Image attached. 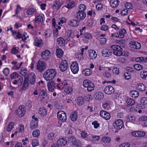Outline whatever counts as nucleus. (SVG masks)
I'll list each match as a JSON object with an SVG mask.
<instances>
[{"instance_id": "obj_26", "label": "nucleus", "mask_w": 147, "mask_h": 147, "mask_svg": "<svg viewBox=\"0 0 147 147\" xmlns=\"http://www.w3.org/2000/svg\"><path fill=\"white\" fill-rule=\"evenodd\" d=\"M129 94L132 97L136 98L139 95L138 92L136 90H132L129 92Z\"/></svg>"}, {"instance_id": "obj_56", "label": "nucleus", "mask_w": 147, "mask_h": 147, "mask_svg": "<svg viewBox=\"0 0 147 147\" xmlns=\"http://www.w3.org/2000/svg\"><path fill=\"white\" fill-rule=\"evenodd\" d=\"M19 76V74L16 72H13L11 75V79H15L16 77Z\"/></svg>"}, {"instance_id": "obj_51", "label": "nucleus", "mask_w": 147, "mask_h": 147, "mask_svg": "<svg viewBox=\"0 0 147 147\" xmlns=\"http://www.w3.org/2000/svg\"><path fill=\"white\" fill-rule=\"evenodd\" d=\"M74 1H71L70 3H68L67 6H65V7L69 9H71L74 7Z\"/></svg>"}, {"instance_id": "obj_32", "label": "nucleus", "mask_w": 147, "mask_h": 147, "mask_svg": "<svg viewBox=\"0 0 147 147\" xmlns=\"http://www.w3.org/2000/svg\"><path fill=\"white\" fill-rule=\"evenodd\" d=\"M82 72L85 76H87L91 75L92 73V71L91 69L87 68L84 70Z\"/></svg>"}, {"instance_id": "obj_21", "label": "nucleus", "mask_w": 147, "mask_h": 147, "mask_svg": "<svg viewBox=\"0 0 147 147\" xmlns=\"http://www.w3.org/2000/svg\"><path fill=\"white\" fill-rule=\"evenodd\" d=\"M97 56V53L94 50H90L89 51V57L90 59H94L96 58Z\"/></svg>"}, {"instance_id": "obj_62", "label": "nucleus", "mask_w": 147, "mask_h": 147, "mask_svg": "<svg viewBox=\"0 0 147 147\" xmlns=\"http://www.w3.org/2000/svg\"><path fill=\"white\" fill-rule=\"evenodd\" d=\"M128 11L127 9H124L121 12V14L123 16L126 15L128 14Z\"/></svg>"}, {"instance_id": "obj_6", "label": "nucleus", "mask_w": 147, "mask_h": 147, "mask_svg": "<svg viewBox=\"0 0 147 147\" xmlns=\"http://www.w3.org/2000/svg\"><path fill=\"white\" fill-rule=\"evenodd\" d=\"M46 67V65L45 62L39 61L37 64L36 68L40 72H42Z\"/></svg>"}, {"instance_id": "obj_1", "label": "nucleus", "mask_w": 147, "mask_h": 147, "mask_svg": "<svg viewBox=\"0 0 147 147\" xmlns=\"http://www.w3.org/2000/svg\"><path fill=\"white\" fill-rule=\"evenodd\" d=\"M36 82V76L34 73H31L24 78L23 86L19 91L21 92L23 90H25L29 85V83L32 85L34 84Z\"/></svg>"}, {"instance_id": "obj_52", "label": "nucleus", "mask_w": 147, "mask_h": 147, "mask_svg": "<svg viewBox=\"0 0 147 147\" xmlns=\"http://www.w3.org/2000/svg\"><path fill=\"white\" fill-rule=\"evenodd\" d=\"M35 20L36 22L37 21L40 22L43 21V18L42 16H38L35 19Z\"/></svg>"}, {"instance_id": "obj_44", "label": "nucleus", "mask_w": 147, "mask_h": 147, "mask_svg": "<svg viewBox=\"0 0 147 147\" xmlns=\"http://www.w3.org/2000/svg\"><path fill=\"white\" fill-rule=\"evenodd\" d=\"M36 10L33 8H30L27 10V12L28 15H31L34 13Z\"/></svg>"}, {"instance_id": "obj_43", "label": "nucleus", "mask_w": 147, "mask_h": 147, "mask_svg": "<svg viewBox=\"0 0 147 147\" xmlns=\"http://www.w3.org/2000/svg\"><path fill=\"white\" fill-rule=\"evenodd\" d=\"M124 76L125 79L128 80L131 78V74L128 72H126L124 73Z\"/></svg>"}, {"instance_id": "obj_19", "label": "nucleus", "mask_w": 147, "mask_h": 147, "mask_svg": "<svg viewBox=\"0 0 147 147\" xmlns=\"http://www.w3.org/2000/svg\"><path fill=\"white\" fill-rule=\"evenodd\" d=\"M93 97L96 99L101 100L104 98V94L101 92H96L94 95Z\"/></svg>"}, {"instance_id": "obj_13", "label": "nucleus", "mask_w": 147, "mask_h": 147, "mask_svg": "<svg viewBox=\"0 0 147 147\" xmlns=\"http://www.w3.org/2000/svg\"><path fill=\"white\" fill-rule=\"evenodd\" d=\"M100 115L106 120L109 119L111 117L110 114L106 111L102 110L100 112Z\"/></svg>"}, {"instance_id": "obj_2", "label": "nucleus", "mask_w": 147, "mask_h": 147, "mask_svg": "<svg viewBox=\"0 0 147 147\" xmlns=\"http://www.w3.org/2000/svg\"><path fill=\"white\" fill-rule=\"evenodd\" d=\"M57 72L55 69H48L44 72L43 76L47 81H50L55 77Z\"/></svg>"}, {"instance_id": "obj_16", "label": "nucleus", "mask_w": 147, "mask_h": 147, "mask_svg": "<svg viewBox=\"0 0 147 147\" xmlns=\"http://www.w3.org/2000/svg\"><path fill=\"white\" fill-rule=\"evenodd\" d=\"M26 110L24 107L20 106L17 110V115L20 117H23L25 113Z\"/></svg>"}, {"instance_id": "obj_34", "label": "nucleus", "mask_w": 147, "mask_h": 147, "mask_svg": "<svg viewBox=\"0 0 147 147\" xmlns=\"http://www.w3.org/2000/svg\"><path fill=\"white\" fill-rule=\"evenodd\" d=\"M126 103L127 106L129 107L133 105L135 103V101L133 99L129 98L127 100Z\"/></svg>"}, {"instance_id": "obj_3", "label": "nucleus", "mask_w": 147, "mask_h": 147, "mask_svg": "<svg viewBox=\"0 0 147 147\" xmlns=\"http://www.w3.org/2000/svg\"><path fill=\"white\" fill-rule=\"evenodd\" d=\"M114 55L117 56L123 55V49L119 46L117 45H113L111 47Z\"/></svg>"}, {"instance_id": "obj_53", "label": "nucleus", "mask_w": 147, "mask_h": 147, "mask_svg": "<svg viewBox=\"0 0 147 147\" xmlns=\"http://www.w3.org/2000/svg\"><path fill=\"white\" fill-rule=\"evenodd\" d=\"M9 72V70L8 68H6L3 69V72L4 74L6 76H8Z\"/></svg>"}, {"instance_id": "obj_15", "label": "nucleus", "mask_w": 147, "mask_h": 147, "mask_svg": "<svg viewBox=\"0 0 147 147\" xmlns=\"http://www.w3.org/2000/svg\"><path fill=\"white\" fill-rule=\"evenodd\" d=\"M104 91L106 94H111L114 93L115 90L113 87L108 86L105 88Z\"/></svg>"}, {"instance_id": "obj_54", "label": "nucleus", "mask_w": 147, "mask_h": 147, "mask_svg": "<svg viewBox=\"0 0 147 147\" xmlns=\"http://www.w3.org/2000/svg\"><path fill=\"white\" fill-rule=\"evenodd\" d=\"M45 36L47 37H50L51 34V31L50 29L47 30L45 32Z\"/></svg>"}, {"instance_id": "obj_28", "label": "nucleus", "mask_w": 147, "mask_h": 147, "mask_svg": "<svg viewBox=\"0 0 147 147\" xmlns=\"http://www.w3.org/2000/svg\"><path fill=\"white\" fill-rule=\"evenodd\" d=\"M79 22L76 20H73L69 22L68 24L71 26L75 27L77 26L79 24Z\"/></svg>"}, {"instance_id": "obj_30", "label": "nucleus", "mask_w": 147, "mask_h": 147, "mask_svg": "<svg viewBox=\"0 0 147 147\" xmlns=\"http://www.w3.org/2000/svg\"><path fill=\"white\" fill-rule=\"evenodd\" d=\"M57 42L58 44L60 46H64L65 42L64 39L61 37L58 38L57 40Z\"/></svg>"}, {"instance_id": "obj_25", "label": "nucleus", "mask_w": 147, "mask_h": 147, "mask_svg": "<svg viewBox=\"0 0 147 147\" xmlns=\"http://www.w3.org/2000/svg\"><path fill=\"white\" fill-rule=\"evenodd\" d=\"M67 141L66 139L64 138H62L58 140L57 143H58L59 146L60 145L61 146L62 145L65 146L67 144Z\"/></svg>"}, {"instance_id": "obj_64", "label": "nucleus", "mask_w": 147, "mask_h": 147, "mask_svg": "<svg viewBox=\"0 0 147 147\" xmlns=\"http://www.w3.org/2000/svg\"><path fill=\"white\" fill-rule=\"evenodd\" d=\"M140 121H144L147 120V117L145 116H141L139 118Z\"/></svg>"}, {"instance_id": "obj_50", "label": "nucleus", "mask_w": 147, "mask_h": 147, "mask_svg": "<svg viewBox=\"0 0 147 147\" xmlns=\"http://www.w3.org/2000/svg\"><path fill=\"white\" fill-rule=\"evenodd\" d=\"M102 141L105 142H109L111 140V138L109 137H104L102 138Z\"/></svg>"}, {"instance_id": "obj_22", "label": "nucleus", "mask_w": 147, "mask_h": 147, "mask_svg": "<svg viewBox=\"0 0 147 147\" xmlns=\"http://www.w3.org/2000/svg\"><path fill=\"white\" fill-rule=\"evenodd\" d=\"M119 0H111L110 4L111 7L112 8L117 7L119 5Z\"/></svg>"}, {"instance_id": "obj_55", "label": "nucleus", "mask_w": 147, "mask_h": 147, "mask_svg": "<svg viewBox=\"0 0 147 147\" xmlns=\"http://www.w3.org/2000/svg\"><path fill=\"white\" fill-rule=\"evenodd\" d=\"M84 98L87 101H89L91 100H92V97L90 95H86L84 96Z\"/></svg>"}, {"instance_id": "obj_5", "label": "nucleus", "mask_w": 147, "mask_h": 147, "mask_svg": "<svg viewBox=\"0 0 147 147\" xmlns=\"http://www.w3.org/2000/svg\"><path fill=\"white\" fill-rule=\"evenodd\" d=\"M83 84L84 87L87 88V90L88 92H91L94 89V84L89 80H87L84 81Z\"/></svg>"}, {"instance_id": "obj_23", "label": "nucleus", "mask_w": 147, "mask_h": 147, "mask_svg": "<svg viewBox=\"0 0 147 147\" xmlns=\"http://www.w3.org/2000/svg\"><path fill=\"white\" fill-rule=\"evenodd\" d=\"M38 113L42 117L45 116L47 114V111L44 107L40 108L38 110Z\"/></svg>"}, {"instance_id": "obj_49", "label": "nucleus", "mask_w": 147, "mask_h": 147, "mask_svg": "<svg viewBox=\"0 0 147 147\" xmlns=\"http://www.w3.org/2000/svg\"><path fill=\"white\" fill-rule=\"evenodd\" d=\"M39 142L38 140L34 139L32 141V144L33 147H35L37 146Z\"/></svg>"}, {"instance_id": "obj_57", "label": "nucleus", "mask_w": 147, "mask_h": 147, "mask_svg": "<svg viewBox=\"0 0 147 147\" xmlns=\"http://www.w3.org/2000/svg\"><path fill=\"white\" fill-rule=\"evenodd\" d=\"M84 36L85 38L88 39H90L92 37L91 34L88 33H85L84 34Z\"/></svg>"}, {"instance_id": "obj_27", "label": "nucleus", "mask_w": 147, "mask_h": 147, "mask_svg": "<svg viewBox=\"0 0 147 147\" xmlns=\"http://www.w3.org/2000/svg\"><path fill=\"white\" fill-rule=\"evenodd\" d=\"M38 126V122H35L34 120H32L30 122V127L31 129H32L36 128Z\"/></svg>"}, {"instance_id": "obj_45", "label": "nucleus", "mask_w": 147, "mask_h": 147, "mask_svg": "<svg viewBox=\"0 0 147 147\" xmlns=\"http://www.w3.org/2000/svg\"><path fill=\"white\" fill-rule=\"evenodd\" d=\"M54 3H55L53 4V8H54V7H57L56 8V9L57 10H58L61 7V5H59V2H57V1H55L54 2Z\"/></svg>"}, {"instance_id": "obj_31", "label": "nucleus", "mask_w": 147, "mask_h": 147, "mask_svg": "<svg viewBox=\"0 0 147 147\" xmlns=\"http://www.w3.org/2000/svg\"><path fill=\"white\" fill-rule=\"evenodd\" d=\"M56 53L57 57L60 58L62 57L63 52L61 49H58L56 50Z\"/></svg>"}, {"instance_id": "obj_48", "label": "nucleus", "mask_w": 147, "mask_h": 147, "mask_svg": "<svg viewBox=\"0 0 147 147\" xmlns=\"http://www.w3.org/2000/svg\"><path fill=\"white\" fill-rule=\"evenodd\" d=\"M32 134L34 137H37L40 135V132L38 130L36 129L35 131H33Z\"/></svg>"}, {"instance_id": "obj_60", "label": "nucleus", "mask_w": 147, "mask_h": 147, "mask_svg": "<svg viewBox=\"0 0 147 147\" xmlns=\"http://www.w3.org/2000/svg\"><path fill=\"white\" fill-rule=\"evenodd\" d=\"M138 137H143L146 135V133L143 131H138Z\"/></svg>"}, {"instance_id": "obj_29", "label": "nucleus", "mask_w": 147, "mask_h": 147, "mask_svg": "<svg viewBox=\"0 0 147 147\" xmlns=\"http://www.w3.org/2000/svg\"><path fill=\"white\" fill-rule=\"evenodd\" d=\"M70 117L72 121H76L78 118V114L77 112L76 111H73L71 113L70 116Z\"/></svg>"}, {"instance_id": "obj_37", "label": "nucleus", "mask_w": 147, "mask_h": 147, "mask_svg": "<svg viewBox=\"0 0 147 147\" xmlns=\"http://www.w3.org/2000/svg\"><path fill=\"white\" fill-rule=\"evenodd\" d=\"M141 77L144 79H147V71L143 70L141 72Z\"/></svg>"}, {"instance_id": "obj_41", "label": "nucleus", "mask_w": 147, "mask_h": 147, "mask_svg": "<svg viewBox=\"0 0 147 147\" xmlns=\"http://www.w3.org/2000/svg\"><path fill=\"white\" fill-rule=\"evenodd\" d=\"M140 101L142 104L146 105L147 104V98L145 97H142L141 98Z\"/></svg>"}, {"instance_id": "obj_14", "label": "nucleus", "mask_w": 147, "mask_h": 147, "mask_svg": "<svg viewBox=\"0 0 147 147\" xmlns=\"http://www.w3.org/2000/svg\"><path fill=\"white\" fill-rule=\"evenodd\" d=\"M34 45L35 46L40 47L42 46L43 44V42L42 39L40 38L35 37L34 39Z\"/></svg>"}, {"instance_id": "obj_42", "label": "nucleus", "mask_w": 147, "mask_h": 147, "mask_svg": "<svg viewBox=\"0 0 147 147\" xmlns=\"http://www.w3.org/2000/svg\"><path fill=\"white\" fill-rule=\"evenodd\" d=\"M56 135L53 133H50L48 135V138L50 140H53L56 138Z\"/></svg>"}, {"instance_id": "obj_63", "label": "nucleus", "mask_w": 147, "mask_h": 147, "mask_svg": "<svg viewBox=\"0 0 147 147\" xmlns=\"http://www.w3.org/2000/svg\"><path fill=\"white\" fill-rule=\"evenodd\" d=\"M100 29L102 30L106 31L108 30V27L107 25H103L101 26Z\"/></svg>"}, {"instance_id": "obj_8", "label": "nucleus", "mask_w": 147, "mask_h": 147, "mask_svg": "<svg viewBox=\"0 0 147 147\" xmlns=\"http://www.w3.org/2000/svg\"><path fill=\"white\" fill-rule=\"evenodd\" d=\"M58 118L61 121L65 122L67 120V117L65 113L63 111H59L57 113Z\"/></svg>"}, {"instance_id": "obj_40", "label": "nucleus", "mask_w": 147, "mask_h": 147, "mask_svg": "<svg viewBox=\"0 0 147 147\" xmlns=\"http://www.w3.org/2000/svg\"><path fill=\"white\" fill-rule=\"evenodd\" d=\"M134 68L136 70L139 71L143 69V66L140 64H136L134 65Z\"/></svg>"}, {"instance_id": "obj_10", "label": "nucleus", "mask_w": 147, "mask_h": 147, "mask_svg": "<svg viewBox=\"0 0 147 147\" xmlns=\"http://www.w3.org/2000/svg\"><path fill=\"white\" fill-rule=\"evenodd\" d=\"M67 62L66 60H64L61 62V63L59 65V68L61 71L64 72L67 70Z\"/></svg>"}, {"instance_id": "obj_20", "label": "nucleus", "mask_w": 147, "mask_h": 147, "mask_svg": "<svg viewBox=\"0 0 147 147\" xmlns=\"http://www.w3.org/2000/svg\"><path fill=\"white\" fill-rule=\"evenodd\" d=\"M101 52L102 56L105 57H109L112 54L111 51L107 49H103Z\"/></svg>"}, {"instance_id": "obj_39", "label": "nucleus", "mask_w": 147, "mask_h": 147, "mask_svg": "<svg viewBox=\"0 0 147 147\" xmlns=\"http://www.w3.org/2000/svg\"><path fill=\"white\" fill-rule=\"evenodd\" d=\"M14 123L12 122H11L8 125L7 128V131H10L14 126Z\"/></svg>"}, {"instance_id": "obj_35", "label": "nucleus", "mask_w": 147, "mask_h": 147, "mask_svg": "<svg viewBox=\"0 0 147 147\" xmlns=\"http://www.w3.org/2000/svg\"><path fill=\"white\" fill-rule=\"evenodd\" d=\"M84 98L82 97H79L77 98V102L79 105H82L84 102Z\"/></svg>"}, {"instance_id": "obj_61", "label": "nucleus", "mask_w": 147, "mask_h": 147, "mask_svg": "<svg viewBox=\"0 0 147 147\" xmlns=\"http://www.w3.org/2000/svg\"><path fill=\"white\" fill-rule=\"evenodd\" d=\"M130 146V144L128 142L124 143L121 144L119 146V147H129Z\"/></svg>"}, {"instance_id": "obj_36", "label": "nucleus", "mask_w": 147, "mask_h": 147, "mask_svg": "<svg viewBox=\"0 0 147 147\" xmlns=\"http://www.w3.org/2000/svg\"><path fill=\"white\" fill-rule=\"evenodd\" d=\"M78 9H79L78 11L85 12L84 11L86 9V7L84 5L81 4L79 5Z\"/></svg>"}, {"instance_id": "obj_59", "label": "nucleus", "mask_w": 147, "mask_h": 147, "mask_svg": "<svg viewBox=\"0 0 147 147\" xmlns=\"http://www.w3.org/2000/svg\"><path fill=\"white\" fill-rule=\"evenodd\" d=\"M107 39L105 38H102L99 40L100 43L101 44H105L106 43Z\"/></svg>"}, {"instance_id": "obj_12", "label": "nucleus", "mask_w": 147, "mask_h": 147, "mask_svg": "<svg viewBox=\"0 0 147 147\" xmlns=\"http://www.w3.org/2000/svg\"><path fill=\"white\" fill-rule=\"evenodd\" d=\"M70 68L73 74H76L79 70L78 63L75 61L73 62L71 65Z\"/></svg>"}, {"instance_id": "obj_58", "label": "nucleus", "mask_w": 147, "mask_h": 147, "mask_svg": "<svg viewBox=\"0 0 147 147\" xmlns=\"http://www.w3.org/2000/svg\"><path fill=\"white\" fill-rule=\"evenodd\" d=\"M132 5L130 3H127L125 4V7L127 9H132Z\"/></svg>"}, {"instance_id": "obj_18", "label": "nucleus", "mask_w": 147, "mask_h": 147, "mask_svg": "<svg viewBox=\"0 0 147 147\" xmlns=\"http://www.w3.org/2000/svg\"><path fill=\"white\" fill-rule=\"evenodd\" d=\"M39 96H45L47 97L48 94L47 93V90L44 87H42L40 88L38 90Z\"/></svg>"}, {"instance_id": "obj_7", "label": "nucleus", "mask_w": 147, "mask_h": 147, "mask_svg": "<svg viewBox=\"0 0 147 147\" xmlns=\"http://www.w3.org/2000/svg\"><path fill=\"white\" fill-rule=\"evenodd\" d=\"M113 125L115 129L117 130H120L124 126L123 121L121 119H117L114 122Z\"/></svg>"}, {"instance_id": "obj_47", "label": "nucleus", "mask_w": 147, "mask_h": 147, "mask_svg": "<svg viewBox=\"0 0 147 147\" xmlns=\"http://www.w3.org/2000/svg\"><path fill=\"white\" fill-rule=\"evenodd\" d=\"M20 74L23 76L26 77L27 74V70L24 68H22L21 69Z\"/></svg>"}, {"instance_id": "obj_38", "label": "nucleus", "mask_w": 147, "mask_h": 147, "mask_svg": "<svg viewBox=\"0 0 147 147\" xmlns=\"http://www.w3.org/2000/svg\"><path fill=\"white\" fill-rule=\"evenodd\" d=\"M126 33V30L124 29H123L120 30L119 32V34L120 36H119L120 38H122L124 37L125 34Z\"/></svg>"}, {"instance_id": "obj_46", "label": "nucleus", "mask_w": 147, "mask_h": 147, "mask_svg": "<svg viewBox=\"0 0 147 147\" xmlns=\"http://www.w3.org/2000/svg\"><path fill=\"white\" fill-rule=\"evenodd\" d=\"M94 23V20L92 18L89 19L87 22V25L89 26H91L93 25Z\"/></svg>"}, {"instance_id": "obj_17", "label": "nucleus", "mask_w": 147, "mask_h": 147, "mask_svg": "<svg viewBox=\"0 0 147 147\" xmlns=\"http://www.w3.org/2000/svg\"><path fill=\"white\" fill-rule=\"evenodd\" d=\"M47 87L49 91L53 92L55 87V84L53 81H50L48 82Z\"/></svg>"}, {"instance_id": "obj_33", "label": "nucleus", "mask_w": 147, "mask_h": 147, "mask_svg": "<svg viewBox=\"0 0 147 147\" xmlns=\"http://www.w3.org/2000/svg\"><path fill=\"white\" fill-rule=\"evenodd\" d=\"M136 89L141 91H143L145 90L146 87L142 84H140L136 86Z\"/></svg>"}, {"instance_id": "obj_9", "label": "nucleus", "mask_w": 147, "mask_h": 147, "mask_svg": "<svg viewBox=\"0 0 147 147\" xmlns=\"http://www.w3.org/2000/svg\"><path fill=\"white\" fill-rule=\"evenodd\" d=\"M86 14L85 12H77L75 15V18L78 20H83L86 17Z\"/></svg>"}, {"instance_id": "obj_24", "label": "nucleus", "mask_w": 147, "mask_h": 147, "mask_svg": "<svg viewBox=\"0 0 147 147\" xmlns=\"http://www.w3.org/2000/svg\"><path fill=\"white\" fill-rule=\"evenodd\" d=\"M131 48H133L134 49H138L141 47L140 43L135 41L132 42V44L130 46Z\"/></svg>"}, {"instance_id": "obj_4", "label": "nucleus", "mask_w": 147, "mask_h": 147, "mask_svg": "<svg viewBox=\"0 0 147 147\" xmlns=\"http://www.w3.org/2000/svg\"><path fill=\"white\" fill-rule=\"evenodd\" d=\"M68 139L71 145H73L77 147L82 146V144L81 142L79 140H77L75 136H69Z\"/></svg>"}, {"instance_id": "obj_11", "label": "nucleus", "mask_w": 147, "mask_h": 147, "mask_svg": "<svg viewBox=\"0 0 147 147\" xmlns=\"http://www.w3.org/2000/svg\"><path fill=\"white\" fill-rule=\"evenodd\" d=\"M50 52L48 50H46L45 51L41 53V56L42 59L44 60L48 59L49 57L50 56Z\"/></svg>"}]
</instances>
